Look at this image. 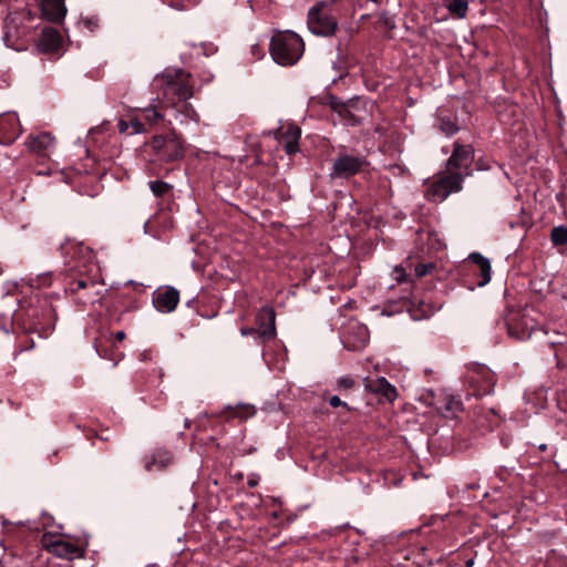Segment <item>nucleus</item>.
Instances as JSON below:
<instances>
[{
	"label": "nucleus",
	"mask_w": 567,
	"mask_h": 567,
	"mask_svg": "<svg viewBox=\"0 0 567 567\" xmlns=\"http://www.w3.org/2000/svg\"><path fill=\"white\" fill-rule=\"evenodd\" d=\"M62 256L68 259L69 271L65 277V291L76 292L102 284L101 267L93 250L83 243L66 239L60 245Z\"/></svg>",
	"instance_id": "f257e3e1"
},
{
	"label": "nucleus",
	"mask_w": 567,
	"mask_h": 567,
	"mask_svg": "<svg viewBox=\"0 0 567 567\" xmlns=\"http://www.w3.org/2000/svg\"><path fill=\"white\" fill-rule=\"evenodd\" d=\"M473 159L474 151L471 145L455 143L446 163V172L427 183L425 197L431 202L442 203L451 194L460 192L464 176L470 175Z\"/></svg>",
	"instance_id": "f03ea898"
},
{
	"label": "nucleus",
	"mask_w": 567,
	"mask_h": 567,
	"mask_svg": "<svg viewBox=\"0 0 567 567\" xmlns=\"http://www.w3.org/2000/svg\"><path fill=\"white\" fill-rule=\"evenodd\" d=\"M154 85L161 86L163 93L162 104L167 106L183 103L194 95L193 87L189 84V74L183 70L165 71L162 75H156Z\"/></svg>",
	"instance_id": "7ed1b4c3"
},
{
	"label": "nucleus",
	"mask_w": 567,
	"mask_h": 567,
	"mask_svg": "<svg viewBox=\"0 0 567 567\" xmlns=\"http://www.w3.org/2000/svg\"><path fill=\"white\" fill-rule=\"evenodd\" d=\"M305 50L302 39L292 31L278 32L270 40V54L280 65H293L302 56Z\"/></svg>",
	"instance_id": "20e7f679"
},
{
	"label": "nucleus",
	"mask_w": 567,
	"mask_h": 567,
	"mask_svg": "<svg viewBox=\"0 0 567 567\" xmlns=\"http://www.w3.org/2000/svg\"><path fill=\"white\" fill-rule=\"evenodd\" d=\"M533 309L524 308L509 311L506 326L511 338L525 341L535 331L536 320L532 316Z\"/></svg>",
	"instance_id": "39448f33"
},
{
	"label": "nucleus",
	"mask_w": 567,
	"mask_h": 567,
	"mask_svg": "<svg viewBox=\"0 0 567 567\" xmlns=\"http://www.w3.org/2000/svg\"><path fill=\"white\" fill-rule=\"evenodd\" d=\"M23 14L19 12L9 13L4 20L3 43L7 48L22 51L27 48L24 38L29 28L22 25Z\"/></svg>",
	"instance_id": "423d86ee"
},
{
	"label": "nucleus",
	"mask_w": 567,
	"mask_h": 567,
	"mask_svg": "<svg viewBox=\"0 0 567 567\" xmlns=\"http://www.w3.org/2000/svg\"><path fill=\"white\" fill-rule=\"evenodd\" d=\"M338 23L337 20L324 11V6L316 4L308 12V29L311 33L321 37L334 34Z\"/></svg>",
	"instance_id": "0eeeda50"
},
{
	"label": "nucleus",
	"mask_w": 567,
	"mask_h": 567,
	"mask_svg": "<svg viewBox=\"0 0 567 567\" xmlns=\"http://www.w3.org/2000/svg\"><path fill=\"white\" fill-rule=\"evenodd\" d=\"M364 165L367 162L362 156L341 154L334 159L330 176L332 178H349L362 171Z\"/></svg>",
	"instance_id": "6e6552de"
},
{
	"label": "nucleus",
	"mask_w": 567,
	"mask_h": 567,
	"mask_svg": "<svg viewBox=\"0 0 567 567\" xmlns=\"http://www.w3.org/2000/svg\"><path fill=\"white\" fill-rule=\"evenodd\" d=\"M258 343H265L276 337V312L272 307L264 306L256 315Z\"/></svg>",
	"instance_id": "1a4fd4ad"
},
{
	"label": "nucleus",
	"mask_w": 567,
	"mask_h": 567,
	"mask_svg": "<svg viewBox=\"0 0 567 567\" xmlns=\"http://www.w3.org/2000/svg\"><path fill=\"white\" fill-rule=\"evenodd\" d=\"M174 120L186 131L196 134L195 128L199 125L200 117L194 106L188 102L171 105Z\"/></svg>",
	"instance_id": "9d476101"
},
{
	"label": "nucleus",
	"mask_w": 567,
	"mask_h": 567,
	"mask_svg": "<svg viewBox=\"0 0 567 567\" xmlns=\"http://www.w3.org/2000/svg\"><path fill=\"white\" fill-rule=\"evenodd\" d=\"M369 341V330L358 321H350L343 332L342 342L352 351L361 350Z\"/></svg>",
	"instance_id": "9b49d317"
},
{
	"label": "nucleus",
	"mask_w": 567,
	"mask_h": 567,
	"mask_svg": "<svg viewBox=\"0 0 567 567\" xmlns=\"http://www.w3.org/2000/svg\"><path fill=\"white\" fill-rule=\"evenodd\" d=\"M179 301V292L173 287L157 289L153 292V305L157 311L169 313L175 310Z\"/></svg>",
	"instance_id": "f8f14e48"
},
{
	"label": "nucleus",
	"mask_w": 567,
	"mask_h": 567,
	"mask_svg": "<svg viewBox=\"0 0 567 567\" xmlns=\"http://www.w3.org/2000/svg\"><path fill=\"white\" fill-rule=\"evenodd\" d=\"M21 134L19 117L16 113L0 115V144L9 145Z\"/></svg>",
	"instance_id": "ddd939ff"
},
{
	"label": "nucleus",
	"mask_w": 567,
	"mask_h": 567,
	"mask_svg": "<svg viewBox=\"0 0 567 567\" xmlns=\"http://www.w3.org/2000/svg\"><path fill=\"white\" fill-rule=\"evenodd\" d=\"M274 134L284 144L287 154H295L299 151L301 130L298 125L289 123L286 127L280 126Z\"/></svg>",
	"instance_id": "4468645a"
},
{
	"label": "nucleus",
	"mask_w": 567,
	"mask_h": 567,
	"mask_svg": "<svg viewBox=\"0 0 567 567\" xmlns=\"http://www.w3.org/2000/svg\"><path fill=\"white\" fill-rule=\"evenodd\" d=\"M364 388L378 394L380 398L393 402L398 398V391L384 377L371 378L365 377L363 379Z\"/></svg>",
	"instance_id": "2eb2a0df"
},
{
	"label": "nucleus",
	"mask_w": 567,
	"mask_h": 567,
	"mask_svg": "<svg viewBox=\"0 0 567 567\" xmlns=\"http://www.w3.org/2000/svg\"><path fill=\"white\" fill-rule=\"evenodd\" d=\"M430 404L445 417L455 416L462 409V402L445 391L433 395Z\"/></svg>",
	"instance_id": "dca6fc26"
},
{
	"label": "nucleus",
	"mask_w": 567,
	"mask_h": 567,
	"mask_svg": "<svg viewBox=\"0 0 567 567\" xmlns=\"http://www.w3.org/2000/svg\"><path fill=\"white\" fill-rule=\"evenodd\" d=\"M365 113L363 101L359 97H353L346 101V105L339 116L346 125H358L363 121Z\"/></svg>",
	"instance_id": "f3484780"
},
{
	"label": "nucleus",
	"mask_w": 567,
	"mask_h": 567,
	"mask_svg": "<svg viewBox=\"0 0 567 567\" xmlns=\"http://www.w3.org/2000/svg\"><path fill=\"white\" fill-rule=\"evenodd\" d=\"M41 14L52 22H60L66 14V7L62 0H39Z\"/></svg>",
	"instance_id": "a211bd4d"
},
{
	"label": "nucleus",
	"mask_w": 567,
	"mask_h": 567,
	"mask_svg": "<svg viewBox=\"0 0 567 567\" xmlns=\"http://www.w3.org/2000/svg\"><path fill=\"white\" fill-rule=\"evenodd\" d=\"M53 144L54 137L50 133L31 135L27 141L29 150L39 156H49L53 148Z\"/></svg>",
	"instance_id": "6ab92c4d"
},
{
	"label": "nucleus",
	"mask_w": 567,
	"mask_h": 567,
	"mask_svg": "<svg viewBox=\"0 0 567 567\" xmlns=\"http://www.w3.org/2000/svg\"><path fill=\"white\" fill-rule=\"evenodd\" d=\"M184 155V141L173 130L172 134L168 135V146L162 154V159L166 162H174L182 158Z\"/></svg>",
	"instance_id": "aec40b11"
},
{
	"label": "nucleus",
	"mask_w": 567,
	"mask_h": 567,
	"mask_svg": "<svg viewBox=\"0 0 567 567\" xmlns=\"http://www.w3.org/2000/svg\"><path fill=\"white\" fill-rule=\"evenodd\" d=\"M61 47V35L53 28H45L39 40V49L43 52H56Z\"/></svg>",
	"instance_id": "412c9836"
},
{
	"label": "nucleus",
	"mask_w": 567,
	"mask_h": 567,
	"mask_svg": "<svg viewBox=\"0 0 567 567\" xmlns=\"http://www.w3.org/2000/svg\"><path fill=\"white\" fill-rule=\"evenodd\" d=\"M468 259L478 267L481 280L478 281L480 287H484L491 281V262L480 252H473L468 256Z\"/></svg>",
	"instance_id": "4be33fe9"
},
{
	"label": "nucleus",
	"mask_w": 567,
	"mask_h": 567,
	"mask_svg": "<svg viewBox=\"0 0 567 567\" xmlns=\"http://www.w3.org/2000/svg\"><path fill=\"white\" fill-rule=\"evenodd\" d=\"M51 550L59 557L65 559H73L81 556V549L66 540H55L51 545Z\"/></svg>",
	"instance_id": "5701e85b"
},
{
	"label": "nucleus",
	"mask_w": 567,
	"mask_h": 567,
	"mask_svg": "<svg viewBox=\"0 0 567 567\" xmlns=\"http://www.w3.org/2000/svg\"><path fill=\"white\" fill-rule=\"evenodd\" d=\"M173 461L169 452L164 450L155 451L151 457L145 462V470L151 472L154 468L163 470L166 468Z\"/></svg>",
	"instance_id": "b1692460"
},
{
	"label": "nucleus",
	"mask_w": 567,
	"mask_h": 567,
	"mask_svg": "<svg viewBox=\"0 0 567 567\" xmlns=\"http://www.w3.org/2000/svg\"><path fill=\"white\" fill-rule=\"evenodd\" d=\"M226 412H229V417H238L244 420L251 417L256 413V410L255 406L251 404L238 403L235 406L230 404L226 405L221 414H226Z\"/></svg>",
	"instance_id": "393cba45"
},
{
	"label": "nucleus",
	"mask_w": 567,
	"mask_h": 567,
	"mask_svg": "<svg viewBox=\"0 0 567 567\" xmlns=\"http://www.w3.org/2000/svg\"><path fill=\"white\" fill-rule=\"evenodd\" d=\"M144 116L145 122L150 126L157 125L161 121L165 120V115L161 112V106L158 104H152L147 107L141 110Z\"/></svg>",
	"instance_id": "a878e982"
},
{
	"label": "nucleus",
	"mask_w": 567,
	"mask_h": 567,
	"mask_svg": "<svg viewBox=\"0 0 567 567\" xmlns=\"http://www.w3.org/2000/svg\"><path fill=\"white\" fill-rule=\"evenodd\" d=\"M447 10L457 18H465L468 9L467 0H444Z\"/></svg>",
	"instance_id": "bb28decb"
},
{
	"label": "nucleus",
	"mask_w": 567,
	"mask_h": 567,
	"mask_svg": "<svg viewBox=\"0 0 567 567\" xmlns=\"http://www.w3.org/2000/svg\"><path fill=\"white\" fill-rule=\"evenodd\" d=\"M150 185V189L151 192L154 194V196L156 197H162V196H165L167 195L173 186L166 182H163V181H151L148 183Z\"/></svg>",
	"instance_id": "cd10ccee"
},
{
	"label": "nucleus",
	"mask_w": 567,
	"mask_h": 567,
	"mask_svg": "<svg viewBox=\"0 0 567 567\" xmlns=\"http://www.w3.org/2000/svg\"><path fill=\"white\" fill-rule=\"evenodd\" d=\"M439 126L442 133H444L446 136H452L458 132V126L456 122L449 117L440 116Z\"/></svg>",
	"instance_id": "c85d7f7f"
},
{
	"label": "nucleus",
	"mask_w": 567,
	"mask_h": 567,
	"mask_svg": "<svg viewBox=\"0 0 567 567\" xmlns=\"http://www.w3.org/2000/svg\"><path fill=\"white\" fill-rule=\"evenodd\" d=\"M550 239L555 246L567 244V227L563 225L554 227L550 233Z\"/></svg>",
	"instance_id": "c756f323"
},
{
	"label": "nucleus",
	"mask_w": 567,
	"mask_h": 567,
	"mask_svg": "<svg viewBox=\"0 0 567 567\" xmlns=\"http://www.w3.org/2000/svg\"><path fill=\"white\" fill-rule=\"evenodd\" d=\"M153 148L155 150L156 154L162 158L163 152H165L166 147L168 146V136L165 137L163 135L155 136L152 142Z\"/></svg>",
	"instance_id": "7c9ffc66"
},
{
	"label": "nucleus",
	"mask_w": 567,
	"mask_h": 567,
	"mask_svg": "<svg viewBox=\"0 0 567 567\" xmlns=\"http://www.w3.org/2000/svg\"><path fill=\"white\" fill-rule=\"evenodd\" d=\"M128 123L130 128H132V132H130L131 135L146 132L144 123L137 116H131Z\"/></svg>",
	"instance_id": "2f4dec72"
},
{
	"label": "nucleus",
	"mask_w": 567,
	"mask_h": 567,
	"mask_svg": "<svg viewBox=\"0 0 567 567\" xmlns=\"http://www.w3.org/2000/svg\"><path fill=\"white\" fill-rule=\"evenodd\" d=\"M433 269L434 264L432 262L420 264L415 267V275L421 278L430 274Z\"/></svg>",
	"instance_id": "473e14b6"
},
{
	"label": "nucleus",
	"mask_w": 567,
	"mask_h": 567,
	"mask_svg": "<svg viewBox=\"0 0 567 567\" xmlns=\"http://www.w3.org/2000/svg\"><path fill=\"white\" fill-rule=\"evenodd\" d=\"M344 105H346V101H342V100H341V99H339V97L332 96V97L330 99V106H331V109H332L336 113H338V115H340V114H341L342 109L344 107Z\"/></svg>",
	"instance_id": "72a5a7b5"
},
{
	"label": "nucleus",
	"mask_w": 567,
	"mask_h": 567,
	"mask_svg": "<svg viewBox=\"0 0 567 567\" xmlns=\"http://www.w3.org/2000/svg\"><path fill=\"white\" fill-rule=\"evenodd\" d=\"M240 334L243 337L254 336L255 339L258 341V330L256 327H243L240 329Z\"/></svg>",
	"instance_id": "f704fd0d"
},
{
	"label": "nucleus",
	"mask_w": 567,
	"mask_h": 567,
	"mask_svg": "<svg viewBox=\"0 0 567 567\" xmlns=\"http://www.w3.org/2000/svg\"><path fill=\"white\" fill-rule=\"evenodd\" d=\"M353 380L350 377H341L338 379V385L343 389H350L353 385Z\"/></svg>",
	"instance_id": "c9c22d12"
},
{
	"label": "nucleus",
	"mask_w": 567,
	"mask_h": 567,
	"mask_svg": "<svg viewBox=\"0 0 567 567\" xmlns=\"http://www.w3.org/2000/svg\"><path fill=\"white\" fill-rule=\"evenodd\" d=\"M329 403H330V405H331V406H333V408L342 406V408H346L347 410H349L348 404H347L344 401H342V400H341L339 396H337V395L331 396V398L329 399Z\"/></svg>",
	"instance_id": "e433bc0d"
},
{
	"label": "nucleus",
	"mask_w": 567,
	"mask_h": 567,
	"mask_svg": "<svg viewBox=\"0 0 567 567\" xmlns=\"http://www.w3.org/2000/svg\"><path fill=\"white\" fill-rule=\"evenodd\" d=\"M117 128L120 133H128L130 123L128 120L121 118L117 123Z\"/></svg>",
	"instance_id": "4c0bfd02"
},
{
	"label": "nucleus",
	"mask_w": 567,
	"mask_h": 567,
	"mask_svg": "<svg viewBox=\"0 0 567 567\" xmlns=\"http://www.w3.org/2000/svg\"><path fill=\"white\" fill-rule=\"evenodd\" d=\"M259 481H260L259 475L256 473H251L248 476L247 484L249 485V487H255L258 485Z\"/></svg>",
	"instance_id": "58836bf2"
},
{
	"label": "nucleus",
	"mask_w": 567,
	"mask_h": 567,
	"mask_svg": "<svg viewBox=\"0 0 567 567\" xmlns=\"http://www.w3.org/2000/svg\"><path fill=\"white\" fill-rule=\"evenodd\" d=\"M91 30L93 29V27H96V22H94L92 19H85L83 21Z\"/></svg>",
	"instance_id": "ea45409f"
},
{
	"label": "nucleus",
	"mask_w": 567,
	"mask_h": 567,
	"mask_svg": "<svg viewBox=\"0 0 567 567\" xmlns=\"http://www.w3.org/2000/svg\"><path fill=\"white\" fill-rule=\"evenodd\" d=\"M115 338H116V340H117V341H122V340H124V338H125V332H124V331H117V332L115 333Z\"/></svg>",
	"instance_id": "a19ab883"
},
{
	"label": "nucleus",
	"mask_w": 567,
	"mask_h": 567,
	"mask_svg": "<svg viewBox=\"0 0 567 567\" xmlns=\"http://www.w3.org/2000/svg\"><path fill=\"white\" fill-rule=\"evenodd\" d=\"M251 49H252V54L254 55H259L260 54V52H259L260 49H259L258 44L252 45Z\"/></svg>",
	"instance_id": "79ce46f5"
},
{
	"label": "nucleus",
	"mask_w": 567,
	"mask_h": 567,
	"mask_svg": "<svg viewBox=\"0 0 567 567\" xmlns=\"http://www.w3.org/2000/svg\"><path fill=\"white\" fill-rule=\"evenodd\" d=\"M40 280L43 282V285L50 286V282H47V278L45 277L41 278Z\"/></svg>",
	"instance_id": "37998d69"
},
{
	"label": "nucleus",
	"mask_w": 567,
	"mask_h": 567,
	"mask_svg": "<svg viewBox=\"0 0 567 567\" xmlns=\"http://www.w3.org/2000/svg\"><path fill=\"white\" fill-rule=\"evenodd\" d=\"M546 449H547V445H546V444H540V445H539V450L545 451Z\"/></svg>",
	"instance_id": "c03bdc74"
},
{
	"label": "nucleus",
	"mask_w": 567,
	"mask_h": 567,
	"mask_svg": "<svg viewBox=\"0 0 567 567\" xmlns=\"http://www.w3.org/2000/svg\"><path fill=\"white\" fill-rule=\"evenodd\" d=\"M0 329L4 330V332H9V329L6 326H0Z\"/></svg>",
	"instance_id": "a18cd8bd"
},
{
	"label": "nucleus",
	"mask_w": 567,
	"mask_h": 567,
	"mask_svg": "<svg viewBox=\"0 0 567 567\" xmlns=\"http://www.w3.org/2000/svg\"><path fill=\"white\" fill-rule=\"evenodd\" d=\"M47 518H48V520H51V519H52V517H50V516H48ZM48 524H49V522H47V520H44V522H43V525H44V526H47Z\"/></svg>",
	"instance_id": "49530a36"
},
{
	"label": "nucleus",
	"mask_w": 567,
	"mask_h": 567,
	"mask_svg": "<svg viewBox=\"0 0 567 567\" xmlns=\"http://www.w3.org/2000/svg\"><path fill=\"white\" fill-rule=\"evenodd\" d=\"M473 564V560L467 561V566H471Z\"/></svg>",
	"instance_id": "de8ad7c7"
}]
</instances>
